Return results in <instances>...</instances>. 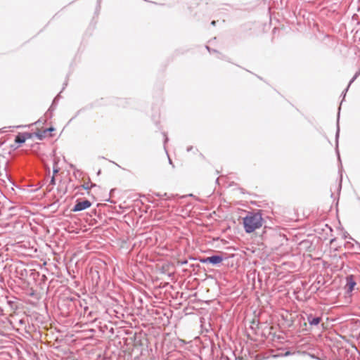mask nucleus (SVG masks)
<instances>
[{
	"mask_svg": "<svg viewBox=\"0 0 360 360\" xmlns=\"http://www.w3.org/2000/svg\"><path fill=\"white\" fill-rule=\"evenodd\" d=\"M56 180H55V177L54 176H53L51 177V181H50V184H52V185H54L56 183H55Z\"/></svg>",
	"mask_w": 360,
	"mask_h": 360,
	"instance_id": "nucleus-11",
	"label": "nucleus"
},
{
	"mask_svg": "<svg viewBox=\"0 0 360 360\" xmlns=\"http://www.w3.org/2000/svg\"><path fill=\"white\" fill-rule=\"evenodd\" d=\"M53 174H57L59 172V168L57 166V162H54L53 169Z\"/></svg>",
	"mask_w": 360,
	"mask_h": 360,
	"instance_id": "nucleus-10",
	"label": "nucleus"
},
{
	"mask_svg": "<svg viewBox=\"0 0 360 360\" xmlns=\"http://www.w3.org/2000/svg\"><path fill=\"white\" fill-rule=\"evenodd\" d=\"M206 48L207 49V50H208L209 51H210V49L209 46H206Z\"/></svg>",
	"mask_w": 360,
	"mask_h": 360,
	"instance_id": "nucleus-16",
	"label": "nucleus"
},
{
	"mask_svg": "<svg viewBox=\"0 0 360 360\" xmlns=\"http://www.w3.org/2000/svg\"><path fill=\"white\" fill-rule=\"evenodd\" d=\"M191 148H188L187 149V150H188V151H190V150H191Z\"/></svg>",
	"mask_w": 360,
	"mask_h": 360,
	"instance_id": "nucleus-17",
	"label": "nucleus"
},
{
	"mask_svg": "<svg viewBox=\"0 0 360 360\" xmlns=\"http://www.w3.org/2000/svg\"><path fill=\"white\" fill-rule=\"evenodd\" d=\"M186 263H187L186 261H184V262H182V264H186Z\"/></svg>",
	"mask_w": 360,
	"mask_h": 360,
	"instance_id": "nucleus-18",
	"label": "nucleus"
},
{
	"mask_svg": "<svg viewBox=\"0 0 360 360\" xmlns=\"http://www.w3.org/2000/svg\"><path fill=\"white\" fill-rule=\"evenodd\" d=\"M215 23H216V22H215L214 20H213V21L211 22V24H212V25H215Z\"/></svg>",
	"mask_w": 360,
	"mask_h": 360,
	"instance_id": "nucleus-15",
	"label": "nucleus"
},
{
	"mask_svg": "<svg viewBox=\"0 0 360 360\" xmlns=\"http://www.w3.org/2000/svg\"><path fill=\"white\" fill-rule=\"evenodd\" d=\"M355 285H356V282L352 279V277L347 278V286L348 288V289H347L348 292L352 291Z\"/></svg>",
	"mask_w": 360,
	"mask_h": 360,
	"instance_id": "nucleus-6",
	"label": "nucleus"
},
{
	"mask_svg": "<svg viewBox=\"0 0 360 360\" xmlns=\"http://www.w3.org/2000/svg\"><path fill=\"white\" fill-rule=\"evenodd\" d=\"M54 130H55V129L53 127H49L48 129H44V131H46V133L49 131H53Z\"/></svg>",
	"mask_w": 360,
	"mask_h": 360,
	"instance_id": "nucleus-12",
	"label": "nucleus"
},
{
	"mask_svg": "<svg viewBox=\"0 0 360 360\" xmlns=\"http://www.w3.org/2000/svg\"><path fill=\"white\" fill-rule=\"evenodd\" d=\"M339 131H340V129H339V127L338 126V130H337V132H336V138H338V136H339Z\"/></svg>",
	"mask_w": 360,
	"mask_h": 360,
	"instance_id": "nucleus-14",
	"label": "nucleus"
},
{
	"mask_svg": "<svg viewBox=\"0 0 360 360\" xmlns=\"http://www.w3.org/2000/svg\"><path fill=\"white\" fill-rule=\"evenodd\" d=\"M70 167H71L72 168L75 169V166H74L73 165H70ZM76 172H79V170H78V169H75L74 174H76Z\"/></svg>",
	"mask_w": 360,
	"mask_h": 360,
	"instance_id": "nucleus-13",
	"label": "nucleus"
},
{
	"mask_svg": "<svg viewBox=\"0 0 360 360\" xmlns=\"http://www.w3.org/2000/svg\"><path fill=\"white\" fill-rule=\"evenodd\" d=\"M321 319V317L314 316L312 314H307V320L311 326L319 325Z\"/></svg>",
	"mask_w": 360,
	"mask_h": 360,
	"instance_id": "nucleus-5",
	"label": "nucleus"
},
{
	"mask_svg": "<svg viewBox=\"0 0 360 360\" xmlns=\"http://www.w3.org/2000/svg\"><path fill=\"white\" fill-rule=\"evenodd\" d=\"M95 186H96V184H91V185L89 186V184L86 183V184H84L80 187H82L84 190H89L91 187H94Z\"/></svg>",
	"mask_w": 360,
	"mask_h": 360,
	"instance_id": "nucleus-9",
	"label": "nucleus"
},
{
	"mask_svg": "<svg viewBox=\"0 0 360 360\" xmlns=\"http://www.w3.org/2000/svg\"><path fill=\"white\" fill-rule=\"evenodd\" d=\"M32 137V134L29 132L19 133L15 139V143L18 144H22L25 142V141Z\"/></svg>",
	"mask_w": 360,
	"mask_h": 360,
	"instance_id": "nucleus-4",
	"label": "nucleus"
},
{
	"mask_svg": "<svg viewBox=\"0 0 360 360\" xmlns=\"http://www.w3.org/2000/svg\"><path fill=\"white\" fill-rule=\"evenodd\" d=\"M262 217L259 212H249L243 218V226L246 233H250L262 226Z\"/></svg>",
	"mask_w": 360,
	"mask_h": 360,
	"instance_id": "nucleus-1",
	"label": "nucleus"
},
{
	"mask_svg": "<svg viewBox=\"0 0 360 360\" xmlns=\"http://www.w3.org/2000/svg\"><path fill=\"white\" fill-rule=\"evenodd\" d=\"M359 75H360V71L357 72L354 75V76L352 78V79L349 81V84H348L347 87L345 89V91H344V92H343V94H344V96H344V97L345 96V95H346V92L348 91V89H349V87L350 86L351 84H352V82H354V81L357 78V77H358Z\"/></svg>",
	"mask_w": 360,
	"mask_h": 360,
	"instance_id": "nucleus-7",
	"label": "nucleus"
},
{
	"mask_svg": "<svg viewBox=\"0 0 360 360\" xmlns=\"http://www.w3.org/2000/svg\"><path fill=\"white\" fill-rule=\"evenodd\" d=\"M224 260V257L221 255H215L211 257L200 259V262L202 264H212L217 265L221 263Z\"/></svg>",
	"mask_w": 360,
	"mask_h": 360,
	"instance_id": "nucleus-2",
	"label": "nucleus"
},
{
	"mask_svg": "<svg viewBox=\"0 0 360 360\" xmlns=\"http://www.w3.org/2000/svg\"><path fill=\"white\" fill-rule=\"evenodd\" d=\"M46 136V131H42L40 132L36 133V136L39 139L42 140Z\"/></svg>",
	"mask_w": 360,
	"mask_h": 360,
	"instance_id": "nucleus-8",
	"label": "nucleus"
},
{
	"mask_svg": "<svg viewBox=\"0 0 360 360\" xmlns=\"http://www.w3.org/2000/svg\"><path fill=\"white\" fill-rule=\"evenodd\" d=\"M91 205V203L88 200H83V201H78L77 200L76 204L75 205V206L72 209V211L75 212H80V211L84 210L90 207Z\"/></svg>",
	"mask_w": 360,
	"mask_h": 360,
	"instance_id": "nucleus-3",
	"label": "nucleus"
}]
</instances>
